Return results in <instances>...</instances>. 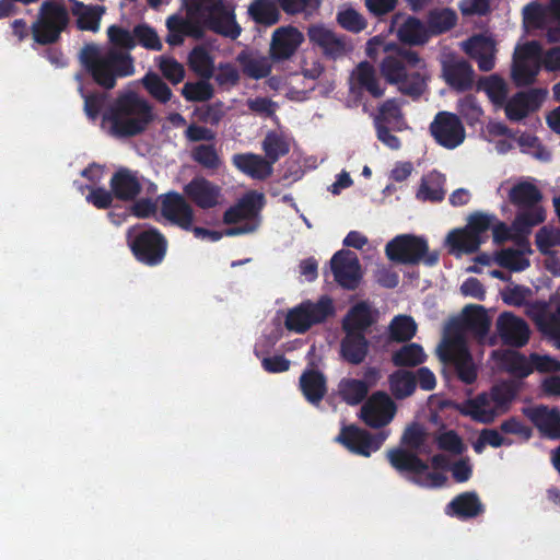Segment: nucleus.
<instances>
[{"mask_svg": "<svg viewBox=\"0 0 560 560\" xmlns=\"http://www.w3.org/2000/svg\"><path fill=\"white\" fill-rule=\"evenodd\" d=\"M107 36L112 48L102 52L96 45L88 44L80 51V61L97 85L112 90L118 78L135 73V60L129 52L136 47L135 28L114 24L107 28Z\"/></svg>", "mask_w": 560, "mask_h": 560, "instance_id": "obj_1", "label": "nucleus"}, {"mask_svg": "<svg viewBox=\"0 0 560 560\" xmlns=\"http://www.w3.org/2000/svg\"><path fill=\"white\" fill-rule=\"evenodd\" d=\"M381 50L386 54L380 63V71L385 81L396 85L401 94L412 100L420 98L430 80L424 59L417 51L396 44H387L378 36L368 40L365 52L370 58H376Z\"/></svg>", "mask_w": 560, "mask_h": 560, "instance_id": "obj_2", "label": "nucleus"}, {"mask_svg": "<svg viewBox=\"0 0 560 560\" xmlns=\"http://www.w3.org/2000/svg\"><path fill=\"white\" fill-rule=\"evenodd\" d=\"M103 120L112 124L113 135L128 138L144 132L154 120V114L147 100L135 92H129L116 100L104 114Z\"/></svg>", "mask_w": 560, "mask_h": 560, "instance_id": "obj_3", "label": "nucleus"}, {"mask_svg": "<svg viewBox=\"0 0 560 560\" xmlns=\"http://www.w3.org/2000/svg\"><path fill=\"white\" fill-rule=\"evenodd\" d=\"M126 241L136 260L147 267L160 266L166 257L168 241L155 226L140 230L131 226L126 233Z\"/></svg>", "mask_w": 560, "mask_h": 560, "instance_id": "obj_4", "label": "nucleus"}, {"mask_svg": "<svg viewBox=\"0 0 560 560\" xmlns=\"http://www.w3.org/2000/svg\"><path fill=\"white\" fill-rule=\"evenodd\" d=\"M385 254L390 261L404 265H418L421 261L433 267L439 262L440 253L429 252L428 241L423 236L400 234L385 246Z\"/></svg>", "mask_w": 560, "mask_h": 560, "instance_id": "obj_5", "label": "nucleus"}, {"mask_svg": "<svg viewBox=\"0 0 560 560\" xmlns=\"http://www.w3.org/2000/svg\"><path fill=\"white\" fill-rule=\"evenodd\" d=\"M542 195L534 184L529 182H520L509 191V200L512 205L524 211L517 213L513 222V228L518 232H529V230L545 221V212L536 205L541 200Z\"/></svg>", "mask_w": 560, "mask_h": 560, "instance_id": "obj_6", "label": "nucleus"}, {"mask_svg": "<svg viewBox=\"0 0 560 560\" xmlns=\"http://www.w3.org/2000/svg\"><path fill=\"white\" fill-rule=\"evenodd\" d=\"M69 23L67 8L55 1H44L38 10L36 21L31 26L35 43L51 45L60 39L61 33Z\"/></svg>", "mask_w": 560, "mask_h": 560, "instance_id": "obj_7", "label": "nucleus"}, {"mask_svg": "<svg viewBox=\"0 0 560 560\" xmlns=\"http://www.w3.org/2000/svg\"><path fill=\"white\" fill-rule=\"evenodd\" d=\"M334 315L335 306L331 298L323 295L317 302L306 300L290 308L284 326L289 331L305 334L314 325L323 324Z\"/></svg>", "mask_w": 560, "mask_h": 560, "instance_id": "obj_8", "label": "nucleus"}, {"mask_svg": "<svg viewBox=\"0 0 560 560\" xmlns=\"http://www.w3.org/2000/svg\"><path fill=\"white\" fill-rule=\"evenodd\" d=\"M542 47L537 40L516 45L511 67L513 83L521 86L532 85L541 69Z\"/></svg>", "mask_w": 560, "mask_h": 560, "instance_id": "obj_9", "label": "nucleus"}, {"mask_svg": "<svg viewBox=\"0 0 560 560\" xmlns=\"http://www.w3.org/2000/svg\"><path fill=\"white\" fill-rule=\"evenodd\" d=\"M443 362L452 364L457 377L470 385L477 380V368L464 337L459 334L445 338L440 350Z\"/></svg>", "mask_w": 560, "mask_h": 560, "instance_id": "obj_10", "label": "nucleus"}, {"mask_svg": "<svg viewBox=\"0 0 560 560\" xmlns=\"http://www.w3.org/2000/svg\"><path fill=\"white\" fill-rule=\"evenodd\" d=\"M387 438L388 433L384 431L371 433L355 424H345L334 441L352 454L370 457L382 447Z\"/></svg>", "mask_w": 560, "mask_h": 560, "instance_id": "obj_11", "label": "nucleus"}, {"mask_svg": "<svg viewBox=\"0 0 560 560\" xmlns=\"http://www.w3.org/2000/svg\"><path fill=\"white\" fill-rule=\"evenodd\" d=\"M194 9H202L207 13L206 25L212 32L231 39H236L241 35L242 28L235 20V14L222 0H205L203 3L196 1Z\"/></svg>", "mask_w": 560, "mask_h": 560, "instance_id": "obj_12", "label": "nucleus"}, {"mask_svg": "<svg viewBox=\"0 0 560 560\" xmlns=\"http://www.w3.org/2000/svg\"><path fill=\"white\" fill-rule=\"evenodd\" d=\"M430 133L438 144L453 150L459 147L466 137L460 118L450 112H439L430 124Z\"/></svg>", "mask_w": 560, "mask_h": 560, "instance_id": "obj_13", "label": "nucleus"}, {"mask_svg": "<svg viewBox=\"0 0 560 560\" xmlns=\"http://www.w3.org/2000/svg\"><path fill=\"white\" fill-rule=\"evenodd\" d=\"M307 37L310 43L318 47L327 59H340L352 50V46L346 35L337 34L324 24L310 25Z\"/></svg>", "mask_w": 560, "mask_h": 560, "instance_id": "obj_14", "label": "nucleus"}, {"mask_svg": "<svg viewBox=\"0 0 560 560\" xmlns=\"http://www.w3.org/2000/svg\"><path fill=\"white\" fill-rule=\"evenodd\" d=\"M335 281L345 290L353 291L362 280L361 265L354 252L340 249L330 259Z\"/></svg>", "mask_w": 560, "mask_h": 560, "instance_id": "obj_15", "label": "nucleus"}, {"mask_svg": "<svg viewBox=\"0 0 560 560\" xmlns=\"http://www.w3.org/2000/svg\"><path fill=\"white\" fill-rule=\"evenodd\" d=\"M185 197L174 190L160 195V212L171 224L184 231H190L195 221V211Z\"/></svg>", "mask_w": 560, "mask_h": 560, "instance_id": "obj_16", "label": "nucleus"}, {"mask_svg": "<svg viewBox=\"0 0 560 560\" xmlns=\"http://www.w3.org/2000/svg\"><path fill=\"white\" fill-rule=\"evenodd\" d=\"M397 407L389 395L378 390L361 407L360 417L363 422L374 429L387 425L395 417Z\"/></svg>", "mask_w": 560, "mask_h": 560, "instance_id": "obj_17", "label": "nucleus"}, {"mask_svg": "<svg viewBox=\"0 0 560 560\" xmlns=\"http://www.w3.org/2000/svg\"><path fill=\"white\" fill-rule=\"evenodd\" d=\"M546 95L547 91L538 88L515 93L504 105L506 118L511 121H521L540 108Z\"/></svg>", "mask_w": 560, "mask_h": 560, "instance_id": "obj_18", "label": "nucleus"}, {"mask_svg": "<svg viewBox=\"0 0 560 560\" xmlns=\"http://www.w3.org/2000/svg\"><path fill=\"white\" fill-rule=\"evenodd\" d=\"M183 190L184 195L202 210L215 208L222 200L221 187L202 176L194 177Z\"/></svg>", "mask_w": 560, "mask_h": 560, "instance_id": "obj_19", "label": "nucleus"}, {"mask_svg": "<svg viewBox=\"0 0 560 560\" xmlns=\"http://www.w3.org/2000/svg\"><path fill=\"white\" fill-rule=\"evenodd\" d=\"M303 42L304 36L295 26H281L272 33L269 57L275 62L288 60Z\"/></svg>", "mask_w": 560, "mask_h": 560, "instance_id": "obj_20", "label": "nucleus"}, {"mask_svg": "<svg viewBox=\"0 0 560 560\" xmlns=\"http://www.w3.org/2000/svg\"><path fill=\"white\" fill-rule=\"evenodd\" d=\"M418 453L404 447H394L386 452V458L397 472L411 475V481L420 483V476L427 472L429 466L419 457Z\"/></svg>", "mask_w": 560, "mask_h": 560, "instance_id": "obj_21", "label": "nucleus"}, {"mask_svg": "<svg viewBox=\"0 0 560 560\" xmlns=\"http://www.w3.org/2000/svg\"><path fill=\"white\" fill-rule=\"evenodd\" d=\"M497 331L503 345L515 348L524 347L530 335L528 324L510 312H504L498 317Z\"/></svg>", "mask_w": 560, "mask_h": 560, "instance_id": "obj_22", "label": "nucleus"}, {"mask_svg": "<svg viewBox=\"0 0 560 560\" xmlns=\"http://www.w3.org/2000/svg\"><path fill=\"white\" fill-rule=\"evenodd\" d=\"M522 413L536 427L539 433L550 440L560 439V411L546 405L524 407Z\"/></svg>", "mask_w": 560, "mask_h": 560, "instance_id": "obj_23", "label": "nucleus"}, {"mask_svg": "<svg viewBox=\"0 0 560 560\" xmlns=\"http://www.w3.org/2000/svg\"><path fill=\"white\" fill-rule=\"evenodd\" d=\"M378 312L368 301L352 305L341 320L343 332L363 334L377 322Z\"/></svg>", "mask_w": 560, "mask_h": 560, "instance_id": "obj_24", "label": "nucleus"}, {"mask_svg": "<svg viewBox=\"0 0 560 560\" xmlns=\"http://www.w3.org/2000/svg\"><path fill=\"white\" fill-rule=\"evenodd\" d=\"M442 73L447 85L456 92H466L474 86V69L471 65L463 58L444 60L442 63Z\"/></svg>", "mask_w": 560, "mask_h": 560, "instance_id": "obj_25", "label": "nucleus"}, {"mask_svg": "<svg viewBox=\"0 0 560 560\" xmlns=\"http://www.w3.org/2000/svg\"><path fill=\"white\" fill-rule=\"evenodd\" d=\"M265 206V196L261 192L250 191L242 197L223 214V223L235 224L242 220H252L259 215Z\"/></svg>", "mask_w": 560, "mask_h": 560, "instance_id": "obj_26", "label": "nucleus"}, {"mask_svg": "<svg viewBox=\"0 0 560 560\" xmlns=\"http://www.w3.org/2000/svg\"><path fill=\"white\" fill-rule=\"evenodd\" d=\"M109 187L117 200L135 201L142 191V185L133 172L127 167H119L109 180Z\"/></svg>", "mask_w": 560, "mask_h": 560, "instance_id": "obj_27", "label": "nucleus"}, {"mask_svg": "<svg viewBox=\"0 0 560 560\" xmlns=\"http://www.w3.org/2000/svg\"><path fill=\"white\" fill-rule=\"evenodd\" d=\"M485 513V505L476 491L457 494L445 506V514L459 521L476 518Z\"/></svg>", "mask_w": 560, "mask_h": 560, "instance_id": "obj_28", "label": "nucleus"}, {"mask_svg": "<svg viewBox=\"0 0 560 560\" xmlns=\"http://www.w3.org/2000/svg\"><path fill=\"white\" fill-rule=\"evenodd\" d=\"M459 412L485 424L492 423L500 416L489 392L480 393L475 398L464 401Z\"/></svg>", "mask_w": 560, "mask_h": 560, "instance_id": "obj_29", "label": "nucleus"}, {"mask_svg": "<svg viewBox=\"0 0 560 560\" xmlns=\"http://www.w3.org/2000/svg\"><path fill=\"white\" fill-rule=\"evenodd\" d=\"M232 161L237 170L253 179L265 180L273 172V164L259 154L238 153L233 155Z\"/></svg>", "mask_w": 560, "mask_h": 560, "instance_id": "obj_30", "label": "nucleus"}, {"mask_svg": "<svg viewBox=\"0 0 560 560\" xmlns=\"http://www.w3.org/2000/svg\"><path fill=\"white\" fill-rule=\"evenodd\" d=\"M370 342L363 334L345 332L340 342L341 358L353 365L361 364L368 357Z\"/></svg>", "mask_w": 560, "mask_h": 560, "instance_id": "obj_31", "label": "nucleus"}, {"mask_svg": "<svg viewBox=\"0 0 560 560\" xmlns=\"http://www.w3.org/2000/svg\"><path fill=\"white\" fill-rule=\"evenodd\" d=\"M300 388L313 405H318L327 393L326 376L318 370H305L300 376Z\"/></svg>", "mask_w": 560, "mask_h": 560, "instance_id": "obj_32", "label": "nucleus"}, {"mask_svg": "<svg viewBox=\"0 0 560 560\" xmlns=\"http://www.w3.org/2000/svg\"><path fill=\"white\" fill-rule=\"evenodd\" d=\"M463 327L478 338H485L490 329L491 320L482 305H466L462 313Z\"/></svg>", "mask_w": 560, "mask_h": 560, "instance_id": "obj_33", "label": "nucleus"}, {"mask_svg": "<svg viewBox=\"0 0 560 560\" xmlns=\"http://www.w3.org/2000/svg\"><path fill=\"white\" fill-rule=\"evenodd\" d=\"M521 388L522 382L516 380L501 381L490 388L489 394L500 416L510 411Z\"/></svg>", "mask_w": 560, "mask_h": 560, "instance_id": "obj_34", "label": "nucleus"}, {"mask_svg": "<svg viewBox=\"0 0 560 560\" xmlns=\"http://www.w3.org/2000/svg\"><path fill=\"white\" fill-rule=\"evenodd\" d=\"M354 81L358 89L369 93L374 98L384 95L385 89L381 85L375 68L369 61H361L354 72Z\"/></svg>", "mask_w": 560, "mask_h": 560, "instance_id": "obj_35", "label": "nucleus"}, {"mask_svg": "<svg viewBox=\"0 0 560 560\" xmlns=\"http://www.w3.org/2000/svg\"><path fill=\"white\" fill-rule=\"evenodd\" d=\"M397 37L402 44L422 46L429 42L430 34L420 19L408 16L397 30Z\"/></svg>", "mask_w": 560, "mask_h": 560, "instance_id": "obj_36", "label": "nucleus"}, {"mask_svg": "<svg viewBox=\"0 0 560 560\" xmlns=\"http://www.w3.org/2000/svg\"><path fill=\"white\" fill-rule=\"evenodd\" d=\"M458 16L451 8H434L427 14V28L430 37L451 31L457 23Z\"/></svg>", "mask_w": 560, "mask_h": 560, "instance_id": "obj_37", "label": "nucleus"}, {"mask_svg": "<svg viewBox=\"0 0 560 560\" xmlns=\"http://www.w3.org/2000/svg\"><path fill=\"white\" fill-rule=\"evenodd\" d=\"M551 302L556 304L555 312L538 315L536 325L538 330L551 341L557 349H560V296L557 302L555 298H551Z\"/></svg>", "mask_w": 560, "mask_h": 560, "instance_id": "obj_38", "label": "nucleus"}, {"mask_svg": "<svg viewBox=\"0 0 560 560\" xmlns=\"http://www.w3.org/2000/svg\"><path fill=\"white\" fill-rule=\"evenodd\" d=\"M104 12L105 8L102 5H85L79 1H75L72 8V13L77 16V26L81 31L97 32Z\"/></svg>", "mask_w": 560, "mask_h": 560, "instance_id": "obj_39", "label": "nucleus"}, {"mask_svg": "<svg viewBox=\"0 0 560 560\" xmlns=\"http://www.w3.org/2000/svg\"><path fill=\"white\" fill-rule=\"evenodd\" d=\"M242 67V71L250 79L260 80L267 78L272 70V66L267 57H253L249 52L243 50L236 57Z\"/></svg>", "mask_w": 560, "mask_h": 560, "instance_id": "obj_40", "label": "nucleus"}, {"mask_svg": "<svg viewBox=\"0 0 560 560\" xmlns=\"http://www.w3.org/2000/svg\"><path fill=\"white\" fill-rule=\"evenodd\" d=\"M445 176L439 172H431L422 177L417 198L423 201L440 202L445 197Z\"/></svg>", "mask_w": 560, "mask_h": 560, "instance_id": "obj_41", "label": "nucleus"}, {"mask_svg": "<svg viewBox=\"0 0 560 560\" xmlns=\"http://www.w3.org/2000/svg\"><path fill=\"white\" fill-rule=\"evenodd\" d=\"M466 51L470 57L476 59L479 70L488 72L494 68L493 51L483 37L477 36L470 38L466 44Z\"/></svg>", "mask_w": 560, "mask_h": 560, "instance_id": "obj_42", "label": "nucleus"}, {"mask_svg": "<svg viewBox=\"0 0 560 560\" xmlns=\"http://www.w3.org/2000/svg\"><path fill=\"white\" fill-rule=\"evenodd\" d=\"M389 390L398 399L411 396L416 390V375L411 371L397 370L388 377Z\"/></svg>", "mask_w": 560, "mask_h": 560, "instance_id": "obj_43", "label": "nucleus"}, {"mask_svg": "<svg viewBox=\"0 0 560 560\" xmlns=\"http://www.w3.org/2000/svg\"><path fill=\"white\" fill-rule=\"evenodd\" d=\"M248 13L257 24L266 26L275 25L280 20V12L273 0H254L248 7Z\"/></svg>", "mask_w": 560, "mask_h": 560, "instance_id": "obj_44", "label": "nucleus"}, {"mask_svg": "<svg viewBox=\"0 0 560 560\" xmlns=\"http://www.w3.org/2000/svg\"><path fill=\"white\" fill-rule=\"evenodd\" d=\"M338 393L345 402L355 406L366 398L369 384L366 381L345 377L338 384Z\"/></svg>", "mask_w": 560, "mask_h": 560, "instance_id": "obj_45", "label": "nucleus"}, {"mask_svg": "<svg viewBox=\"0 0 560 560\" xmlns=\"http://www.w3.org/2000/svg\"><path fill=\"white\" fill-rule=\"evenodd\" d=\"M427 359L423 348L418 343H408L395 351L392 362L398 368H412L422 364Z\"/></svg>", "mask_w": 560, "mask_h": 560, "instance_id": "obj_46", "label": "nucleus"}, {"mask_svg": "<svg viewBox=\"0 0 560 560\" xmlns=\"http://www.w3.org/2000/svg\"><path fill=\"white\" fill-rule=\"evenodd\" d=\"M481 242V236L477 235L468 228L465 230H454L447 235V243L451 247L467 254L477 252Z\"/></svg>", "mask_w": 560, "mask_h": 560, "instance_id": "obj_47", "label": "nucleus"}, {"mask_svg": "<svg viewBox=\"0 0 560 560\" xmlns=\"http://www.w3.org/2000/svg\"><path fill=\"white\" fill-rule=\"evenodd\" d=\"M188 65L196 74L203 79H210L213 75V59L203 46L192 48L188 56Z\"/></svg>", "mask_w": 560, "mask_h": 560, "instance_id": "obj_48", "label": "nucleus"}, {"mask_svg": "<svg viewBox=\"0 0 560 560\" xmlns=\"http://www.w3.org/2000/svg\"><path fill=\"white\" fill-rule=\"evenodd\" d=\"M261 148L265 152V158L268 159L271 164L278 162L280 158L287 155L290 151V145L285 138L276 131H269L266 135Z\"/></svg>", "mask_w": 560, "mask_h": 560, "instance_id": "obj_49", "label": "nucleus"}, {"mask_svg": "<svg viewBox=\"0 0 560 560\" xmlns=\"http://www.w3.org/2000/svg\"><path fill=\"white\" fill-rule=\"evenodd\" d=\"M417 332V324L411 316L397 315L389 324V338L397 342H406Z\"/></svg>", "mask_w": 560, "mask_h": 560, "instance_id": "obj_50", "label": "nucleus"}, {"mask_svg": "<svg viewBox=\"0 0 560 560\" xmlns=\"http://www.w3.org/2000/svg\"><path fill=\"white\" fill-rule=\"evenodd\" d=\"M479 89L483 90L495 106H504L508 101V85L499 75L492 74L479 81Z\"/></svg>", "mask_w": 560, "mask_h": 560, "instance_id": "obj_51", "label": "nucleus"}, {"mask_svg": "<svg viewBox=\"0 0 560 560\" xmlns=\"http://www.w3.org/2000/svg\"><path fill=\"white\" fill-rule=\"evenodd\" d=\"M190 156L194 162L208 171H218L222 164L214 144H198L192 148Z\"/></svg>", "mask_w": 560, "mask_h": 560, "instance_id": "obj_52", "label": "nucleus"}, {"mask_svg": "<svg viewBox=\"0 0 560 560\" xmlns=\"http://www.w3.org/2000/svg\"><path fill=\"white\" fill-rule=\"evenodd\" d=\"M201 79L196 82H186L182 88V95L187 102L199 103L207 102L213 97L214 89L208 81Z\"/></svg>", "mask_w": 560, "mask_h": 560, "instance_id": "obj_53", "label": "nucleus"}, {"mask_svg": "<svg viewBox=\"0 0 560 560\" xmlns=\"http://www.w3.org/2000/svg\"><path fill=\"white\" fill-rule=\"evenodd\" d=\"M142 84L148 93L162 104H166L173 96L170 86L154 72H148L142 78Z\"/></svg>", "mask_w": 560, "mask_h": 560, "instance_id": "obj_54", "label": "nucleus"}, {"mask_svg": "<svg viewBox=\"0 0 560 560\" xmlns=\"http://www.w3.org/2000/svg\"><path fill=\"white\" fill-rule=\"evenodd\" d=\"M495 261L511 271H523L529 266V260L523 256V253L514 248H504L498 252Z\"/></svg>", "mask_w": 560, "mask_h": 560, "instance_id": "obj_55", "label": "nucleus"}, {"mask_svg": "<svg viewBox=\"0 0 560 560\" xmlns=\"http://www.w3.org/2000/svg\"><path fill=\"white\" fill-rule=\"evenodd\" d=\"M136 45L153 51H160L163 48L162 42L156 31L150 25L142 23L135 26Z\"/></svg>", "mask_w": 560, "mask_h": 560, "instance_id": "obj_56", "label": "nucleus"}, {"mask_svg": "<svg viewBox=\"0 0 560 560\" xmlns=\"http://www.w3.org/2000/svg\"><path fill=\"white\" fill-rule=\"evenodd\" d=\"M336 21L343 30L354 34L362 32L368 25L364 16L353 8L339 11Z\"/></svg>", "mask_w": 560, "mask_h": 560, "instance_id": "obj_57", "label": "nucleus"}, {"mask_svg": "<svg viewBox=\"0 0 560 560\" xmlns=\"http://www.w3.org/2000/svg\"><path fill=\"white\" fill-rule=\"evenodd\" d=\"M425 438L427 433L422 425L413 422L405 429L400 438V444L404 446V448L420 452L425 442Z\"/></svg>", "mask_w": 560, "mask_h": 560, "instance_id": "obj_58", "label": "nucleus"}, {"mask_svg": "<svg viewBox=\"0 0 560 560\" xmlns=\"http://www.w3.org/2000/svg\"><path fill=\"white\" fill-rule=\"evenodd\" d=\"M504 361L508 372L520 380L527 377L534 370L527 358L516 351L509 353Z\"/></svg>", "mask_w": 560, "mask_h": 560, "instance_id": "obj_59", "label": "nucleus"}, {"mask_svg": "<svg viewBox=\"0 0 560 560\" xmlns=\"http://www.w3.org/2000/svg\"><path fill=\"white\" fill-rule=\"evenodd\" d=\"M159 59V69L166 80H168L172 84H178L184 80V66L179 63L175 58L161 56Z\"/></svg>", "mask_w": 560, "mask_h": 560, "instance_id": "obj_60", "label": "nucleus"}, {"mask_svg": "<svg viewBox=\"0 0 560 560\" xmlns=\"http://www.w3.org/2000/svg\"><path fill=\"white\" fill-rule=\"evenodd\" d=\"M186 19L177 14L171 15L166 20L168 34L165 38L170 46H179L186 36Z\"/></svg>", "mask_w": 560, "mask_h": 560, "instance_id": "obj_61", "label": "nucleus"}, {"mask_svg": "<svg viewBox=\"0 0 560 560\" xmlns=\"http://www.w3.org/2000/svg\"><path fill=\"white\" fill-rule=\"evenodd\" d=\"M535 243L541 254L549 253L550 248L560 246V229L542 226L536 233Z\"/></svg>", "mask_w": 560, "mask_h": 560, "instance_id": "obj_62", "label": "nucleus"}, {"mask_svg": "<svg viewBox=\"0 0 560 560\" xmlns=\"http://www.w3.org/2000/svg\"><path fill=\"white\" fill-rule=\"evenodd\" d=\"M458 113L469 125L478 122L483 115V110L474 95H466L458 102Z\"/></svg>", "mask_w": 560, "mask_h": 560, "instance_id": "obj_63", "label": "nucleus"}, {"mask_svg": "<svg viewBox=\"0 0 560 560\" xmlns=\"http://www.w3.org/2000/svg\"><path fill=\"white\" fill-rule=\"evenodd\" d=\"M499 429L502 433L516 435L525 442L529 441L533 436V429L517 417H510L502 421Z\"/></svg>", "mask_w": 560, "mask_h": 560, "instance_id": "obj_64", "label": "nucleus"}]
</instances>
